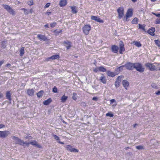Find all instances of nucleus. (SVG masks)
I'll list each match as a JSON object with an SVG mask.
<instances>
[{
    "label": "nucleus",
    "instance_id": "f257e3e1",
    "mask_svg": "<svg viewBox=\"0 0 160 160\" xmlns=\"http://www.w3.org/2000/svg\"><path fill=\"white\" fill-rule=\"evenodd\" d=\"M12 139L15 140V143H16L19 144L21 145L24 146V144H25L27 146H28L29 145V143L23 142L22 140L19 139L18 137L13 136Z\"/></svg>",
    "mask_w": 160,
    "mask_h": 160
},
{
    "label": "nucleus",
    "instance_id": "f03ea898",
    "mask_svg": "<svg viewBox=\"0 0 160 160\" xmlns=\"http://www.w3.org/2000/svg\"><path fill=\"white\" fill-rule=\"evenodd\" d=\"M133 9L132 8H129L128 9L126 14L125 17L123 18V20L128 21L129 20V18L131 17L133 15Z\"/></svg>",
    "mask_w": 160,
    "mask_h": 160
},
{
    "label": "nucleus",
    "instance_id": "7ed1b4c3",
    "mask_svg": "<svg viewBox=\"0 0 160 160\" xmlns=\"http://www.w3.org/2000/svg\"><path fill=\"white\" fill-rule=\"evenodd\" d=\"M134 68L140 72H143L145 70L144 68L142 67L141 64L139 63H134Z\"/></svg>",
    "mask_w": 160,
    "mask_h": 160
},
{
    "label": "nucleus",
    "instance_id": "20e7f679",
    "mask_svg": "<svg viewBox=\"0 0 160 160\" xmlns=\"http://www.w3.org/2000/svg\"><path fill=\"white\" fill-rule=\"evenodd\" d=\"M83 32L86 35H88L91 29V27L89 24L85 25L82 28Z\"/></svg>",
    "mask_w": 160,
    "mask_h": 160
},
{
    "label": "nucleus",
    "instance_id": "39448f33",
    "mask_svg": "<svg viewBox=\"0 0 160 160\" xmlns=\"http://www.w3.org/2000/svg\"><path fill=\"white\" fill-rule=\"evenodd\" d=\"M2 6L4 9L6 10L7 11L13 15H15V11L14 10L12 9L9 6L7 5L3 4L2 5Z\"/></svg>",
    "mask_w": 160,
    "mask_h": 160
},
{
    "label": "nucleus",
    "instance_id": "423d86ee",
    "mask_svg": "<svg viewBox=\"0 0 160 160\" xmlns=\"http://www.w3.org/2000/svg\"><path fill=\"white\" fill-rule=\"evenodd\" d=\"M118 13V18L120 19L122 18L124 15V8L122 7H121L118 8L117 10Z\"/></svg>",
    "mask_w": 160,
    "mask_h": 160
},
{
    "label": "nucleus",
    "instance_id": "0eeeda50",
    "mask_svg": "<svg viewBox=\"0 0 160 160\" xmlns=\"http://www.w3.org/2000/svg\"><path fill=\"white\" fill-rule=\"evenodd\" d=\"M145 65L147 67L149 68V70L150 71H153L158 70V69L156 68V66L153 63H147L145 64Z\"/></svg>",
    "mask_w": 160,
    "mask_h": 160
},
{
    "label": "nucleus",
    "instance_id": "6e6552de",
    "mask_svg": "<svg viewBox=\"0 0 160 160\" xmlns=\"http://www.w3.org/2000/svg\"><path fill=\"white\" fill-rule=\"evenodd\" d=\"M65 147L67 151H69L71 152H79L78 150L74 148H73V147L70 145H66L65 146Z\"/></svg>",
    "mask_w": 160,
    "mask_h": 160
},
{
    "label": "nucleus",
    "instance_id": "1a4fd4ad",
    "mask_svg": "<svg viewBox=\"0 0 160 160\" xmlns=\"http://www.w3.org/2000/svg\"><path fill=\"white\" fill-rule=\"evenodd\" d=\"M10 134V132L9 131L6 130L0 131V137L2 138H6Z\"/></svg>",
    "mask_w": 160,
    "mask_h": 160
},
{
    "label": "nucleus",
    "instance_id": "9d476101",
    "mask_svg": "<svg viewBox=\"0 0 160 160\" xmlns=\"http://www.w3.org/2000/svg\"><path fill=\"white\" fill-rule=\"evenodd\" d=\"M125 65V67L128 70H132L134 68V63H132L130 62H127Z\"/></svg>",
    "mask_w": 160,
    "mask_h": 160
},
{
    "label": "nucleus",
    "instance_id": "9b49d317",
    "mask_svg": "<svg viewBox=\"0 0 160 160\" xmlns=\"http://www.w3.org/2000/svg\"><path fill=\"white\" fill-rule=\"evenodd\" d=\"M60 58V56L58 55H55L52 56L48 57L46 59V60L47 61H48L50 60L51 59L54 60L57 59H59Z\"/></svg>",
    "mask_w": 160,
    "mask_h": 160
},
{
    "label": "nucleus",
    "instance_id": "f8f14e48",
    "mask_svg": "<svg viewBox=\"0 0 160 160\" xmlns=\"http://www.w3.org/2000/svg\"><path fill=\"white\" fill-rule=\"evenodd\" d=\"M155 31V28L154 27H152L147 32L151 36H154L155 35L154 32Z\"/></svg>",
    "mask_w": 160,
    "mask_h": 160
},
{
    "label": "nucleus",
    "instance_id": "ddd939ff",
    "mask_svg": "<svg viewBox=\"0 0 160 160\" xmlns=\"http://www.w3.org/2000/svg\"><path fill=\"white\" fill-rule=\"evenodd\" d=\"M37 38L40 41H46L48 40L47 38L44 35L38 34L37 35Z\"/></svg>",
    "mask_w": 160,
    "mask_h": 160
},
{
    "label": "nucleus",
    "instance_id": "4468645a",
    "mask_svg": "<svg viewBox=\"0 0 160 160\" xmlns=\"http://www.w3.org/2000/svg\"><path fill=\"white\" fill-rule=\"evenodd\" d=\"M91 19L92 20H95V21H96L100 23L103 22V20H101L100 18L98 17L97 16H92L91 17Z\"/></svg>",
    "mask_w": 160,
    "mask_h": 160
},
{
    "label": "nucleus",
    "instance_id": "2eb2a0df",
    "mask_svg": "<svg viewBox=\"0 0 160 160\" xmlns=\"http://www.w3.org/2000/svg\"><path fill=\"white\" fill-rule=\"evenodd\" d=\"M118 47L116 45H113L112 46V51L114 53H117L118 52Z\"/></svg>",
    "mask_w": 160,
    "mask_h": 160
},
{
    "label": "nucleus",
    "instance_id": "dca6fc26",
    "mask_svg": "<svg viewBox=\"0 0 160 160\" xmlns=\"http://www.w3.org/2000/svg\"><path fill=\"white\" fill-rule=\"evenodd\" d=\"M67 4V0H61L59 3V5L60 7H63Z\"/></svg>",
    "mask_w": 160,
    "mask_h": 160
},
{
    "label": "nucleus",
    "instance_id": "f3484780",
    "mask_svg": "<svg viewBox=\"0 0 160 160\" xmlns=\"http://www.w3.org/2000/svg\"><path fill=\"white\" fill-rule=\"evenodd\" d=\"M120 49L119 52L120 53L122 54L125 51V48L124 47V44L123 43L119 45Z\"/></svg>",
    "mask_w": 160,
    "mask_h": 160
},
{
    "label": "nucleus",
    "instance_id": "a211bd4d",
    "mask_svg": "<svg viewBox=\"0 0 160 160\" xmlns=\"http://www.w3.org/2000/svg\"><path fill=\"white\" fill-rule=\"evenodd\" d=\"M28 143H29V144H30L32 145L35 146L39 148H42V146L40 145L36 141L34 140Z\"/></svg>",
    "mask_w": 160,
    "mask_h": 160
},
{
    "label": "nucleus",
    "instance_id": "6ab92c4d",
    "mask_svg": "<svg viewBox=\"0 0 160 160\" xmlns=\"http://www.w3.org/2000/svg\"><path fill=\"white\" fill-rule=\"evenodd\" d=\"M27 92L28 95L32 96L34 95V90L33 89H28L27 90Z\"/></svg>",
    "mask_w": 160,
    "mask_h": 160
},
{
    "label": "nucleus",
    "instance_id": "aec40b11",
    "mask_svg": "<svg viewBox=\"0 0 160 160\" xmlns=\"http://www.w3.org/2000/svg\"><path fill=\"white\" fill-rule=\"evenodd\" d=\"M122 83L125 88L127 89L129 84V82L127 80H123Z\"/></svg>",
    "mask_w": 160,
    "mask_h": 160
},
{
    "label": "nucleus",
    "instance_id": "412c9836",
    "mask_svg": "<svg viewBox=\"0 0 160 160\" xmlns=\"http://www.w3.org/2000/svg\"><path fill=\"white\" fill-rule=\"evenodd\" d=\"M107 74L108 76L111 77H114L116 75L115 73L108 70L107 71Z\"/></svg>",
    "mask_w": 160,
    "mask_h": 160
},
{
    "label": "nucleus",
    "instance_id": "4be33fe9",
    "mask_svg": "<svg viewBox=\"0 0 160 160\" xmlns=\"http://www.w3.org/2000/svg\"><path fill=\"white\" fill-rule=\"evenodd\" d=\"M100 81L103 84H106L107 82V80L105 76H101L100 78Z\"/></svg>",
    "mask_w": 160,
    "mask_h": 160
},
{
    "label": "nucleus",
    "instance_id": "5701e85b",
    "mask_svg": "<svg viewBox=\"0 0 160 160\" xmlns=\"http://www.w3.org/2000/svg\"><path fill=\"white\" fill-rule=\"evenodd\" d=\"M6 97L7 99L11 101L12 99L11 97V93L9 91H7L6 92Z\"/></svg>",
    "mask_w": 160,
    "mask_h": 160
},
{
    "label": "nucleus",
    "instance_id": "b1692460",
    "mask_svg": "<svg viewBox=\"0 0 160 160\" xmlns=\"http://www.w3.org/2000/svg\"><path fill=\"white\" fill-rule=\"evenodd\" d=\"M139 28L138 29L142 30L143 31L146 32L145 30V27L146 25L145 24L143 25L141 24H138Z\"/></svg>",
    "mask_w": 160,
    "mask_h": 160
},
{
    "label": "nucleus",
    "instance_id": "393cba45",
    "mask_svg": "<svg viewBox=\"0 0 160 160\" xmlns=\"http://www.w3.org/2000/svg\"><path fill=\"white\" fill-rule=\"evenodd\" d=\"M70 8L72 10V12L73 13L75 14L77 12V8L76 6H71Z\"/></svg>",
    "mask_w": 160,
    "mask_h": 160
},
{
    "label": "nucleus",
    "instance_id": "a878e982",
    "mask_svg": "<svg viewBox=\"0 0 160 160\" xmlns=\"http://www.w3.org/2000/svg\"><path fill=\"white\" fill-rule=\"evenodd\" d=\"M52 100L51 98H50L43 102V104L45 105H48L52 102Z\"/></svg>",
    "mask_w": 160,
    "mask_h": 160
},
{
    "label": "nucleus",
    "instance_id": "bb28decb",
    "mask_svg": "<svg viewBox=\"0 0 160 160\" xmlns=\"http://www.w3.org/2000/svg\"><path fill=\"white\" fill-rule=\"evenodd\" d=\"M63 43L64 44H66L67 45L66 46V48L67 49H69L71 46V42H70L64 41Z\"/></svg>",
    "mask_w": 160,
    "mask_h": 160
},
{
    "label": "nucleus",
    "instance_id": "cd10ccee",
    "mask_svg": "<svg viewBox=\"0 0 160 160\" xmlns=\"http://www.w3.org/2000/svg\"><path fill=\"white\" fill-rule=\"evenodd\" d=\"M138 22V18L135 17L134 18L131 22L132 24H137Z\"/></svg>",
    "mask_w": 160,
    "mask_h": 160
},
{
    "label": "nucleus",
    "instance_id": "c85d7f7f",
    "mask_svg": "<svg viewBox=\"0 0 160 160\" xmlns=\"http://www.w3.org/2000/svg\"><path fill=\"white\" fill-rule=\"evenodd\" d=\"M20 55L21 56H22L24 53V47H22L20 50Z\"/></svg>",
    "mask_w": 160,
    "mask_h": 160
},
{
    "label": "nucleus",
    "instance_id": "c756f323",
    "mask_svg": "<svg viewBox=\"0 0 160 160\" xmlns=\"http://www.w3.org/2000/svg\"><path fill=\"white\" fill-rule=\"evenodd\" d=\"M99 71L104 72L107 71L106 69L102 66H100L99 67Z\"/></svg>",
    "mask_w": 160,
    "mask_h": 160
},
{
    "label": "nucleus",
    "instance_id": "7c9ffc66",
    "mask_svg": "<svg viewBox=\"0 0 160 160\" xmlns=\"http://www.w3.org/2000/svg\"><path fill=\"white\" fill-rule=\"evenodd\" d=\"M68 96H65L64 95L62 97L61 100L62 102H64L68 99Z\"/></svg>",
    "mask_w": 160,
    "mask_h": 160
},
{
    "label": "nucleus",
    "instance_id": "2f4dec72",
    "mask_svg": "<svg viewBox=\"0 0 160 160\" xmlns=\"http://www.w3.org/2000/svg\"><path fill=\"white\" fill-rule=\"evenodd\" d=\"M43 93V91L42 90H41L38 93H37V97L38 98L41 97Z\"/></svg>",
    "mask_w": 160,
    "mask_h": 160
},
{
    "label": "nucleus",
    "instance_id": "473e14b6",
    "mask_svg": "<svg viewBox=\"0 0 160 160\" xmlns=\"http://www.w3.org/2000/svg\"><path fill=\"white\" fill-rule=\"evenodd\" d=\"M134 43L136 46L138 47H141L142 46V44L139 42L136 41L134 42Z\"/></svg>",
    "mask_w": 160,
    "mask_h": 160
},
{
    "label": "nucleus",
    "instance_id": "72a5a7b5",
    "mask_svg": "<svg viewBox=\"0 0 160 160\" xmlns=\"http://www.w3.org/2000/svg\"><path fill=\"white\" fill-rule=\"evenodd\" d=\"M123 78V76H119L116 79V81L120 82L122 78Z\"/></svg>",
    "mask_w": 160,
    "mask_h": 160
},
{
    "label": "nucleus",
    "instance_id": "f704fd0d",
    "mask_svg": "<svg viewBox=\"0 0 160 160\" xmlns=\"http://www.w3.org/2000/svg\"><path fill=\"white\" fill-rule=\"evenodd\" d=\"M62 31L61 30H60L59 31H57V30H55L53 32L55 33V35L57 36L60 33H61Z\"/></svg>",
    "mask_w": 160,
    "mask_h": 160
},
{
    "label": "nucleus",
    "instance_id": "c9c22d12",
    "mask_svg": "<svg viewBox=\"0 0 160 160\" xmlns=\"http://www.w3.org/2000/svg\"><path fill=\"white\" fill-rule=\"evenodd\" d=\"M77 95V94L76 93L73 92V96L72 97V98L73 100H77V98L76 97Z\"/></svg>",
    "mask_w": 160,
    "mask_h": 160
},
{
    "label": "nucleus",
    "instance_id": "e433bc0d",
    "mask_svg": "<svg viewBox=\"0 0 160 160\" xmlns=\"http://www.w3.org/2000/svg\"><path fill=\"white\" fill-rule=\"evenodd\" d=\"M155 44L158 47H160V41L158 40H155L154 41Z\"/></svg>",
    "mask_w": 160,
    "mask_h": 160
},
{
    "label": "nucleus",
    "instance_id": "4c0bfd02",
    "mask_svg": "<svg viewBox=\"0 0 160 160\" xmlns=\"http://www.w3.org/2000/svg\"><path fill=\"white\" fill-rule=\"evenodd\" d=\"M56 25H57L56 22H54L51 23L50 26L52 28H54Z\"/></svg>",
    "mask_w": 160,
    "mask_h": 160
},
{
    "label": "nucleus",
    "instance_id": "58836bf2",
    "mask_svg": "<svg viewBox=\"0 0 160 160\" xmlns=\"http://www.w3.org/2000/svg\"><path fill=\"white\" fill-rule=\"evenodd\" d=\"M155 23L156 24H160V18H157L155 21Z\"/></svg>",
    "mask_w": 160,
    "mask_h": 160
},
{
    "label": "nucleus",
    "instance_id": "ea45409f",
    "mask_svg": "<svg viewBox=\"0 0 160 160\" xmlns=\"http://www.w3.org/2000/svg\"><path fill=\"white\" fill-rule=\"evenodd\" d=\"M125 67V65H122L118 68V69L120 72L122 71L123 69V68Z\"/></svg>",
    "mask_w": 160,
    "mask_h": 160
},
{
    "label": "nucleus",
    "instance_id": "a19ab883",
    "mask_svg": "<svg viewBox=\"0 0 160 160\" xmlns=\"http://www.w3.org/2000/svg\"><path fill=\"white\" fill-rule=\"evenodd\" d=\"M107 116H109L110 117H113V115L110 112H108L106 114Z\"/></svg>",
    "mask_w": 160,
    "mask_h": 160
},
{
    "label": "nucleus",
    "instance_id": "79ce46f5",
    "mask_svg": "<svg viewBox=\"0 0 160 160\" xmlns=\"http://www.w3.org/2000/svg\"><path fill=\"white\" fill-rule=\"evenodd\" d=\"M2 47L3 48H5L6 47V46L5 44V42L2 41Z\"/></svg>",
    "mask_w": 160,
    "mask_h": 160
},
{
    "label": "nucleus",
    "instance_id": "37998d69",
    "mask_svg": "<svg viewBox=\"0 0 160 160\" xmlns=\"http://www.w3.org/2000/svg\"><path fill=\"white\" fill-rule=\"evenodd\" d=\"M21 10H23L25 14L27 15L28 14L29 12L27 11V10L26 9L24 8H22L21 9Z\"/></svg>",
    "mask_w": 160,
    "mask_h": 160
},
{
    "label": "nucleus",
    "instance_id": "c03bdc74",
    "mask_svg": "<svg viewBox=\"0 0 160 160\" xmlns=\"http://www.w3.org/2000/svg\"><path fill=\"white\" fill-rule=\"evenodd\" d=\"M136 148L137 149H138V150L142 149H143V147L141 145H139V146H137L136 147Z\"/></svg>",
    "mask_w": 160,
    "mask_h": 160
},
{
    "label": "nucleus",
    "instance_id": "a18cd8bd",
    "mask_svg": "<svg viewBox=\"0 0 160 160\" xmlns=\"http://www.w3.org/2000/svg\"><path fill=\"white\" fill-rule=\"evenodd\" d=\"M53 137H54L55 139V140H57V141H59L60 140L59 138L57 135H54Z\"/></svg>",
    "mask_w": 160,
    "mask_h": 160
},
{
    "label": "nucleus",
    "instance_id": "49530a36",
    "mask_svg": "<svg viewBox=\"0 0 160 160\" xmlns=\"http://www.w3.org/2000/svg\"><path fill=\"white\" fill-rule=\"evenodd\" d=\"M52 91L55 93L57 92L58 91L57 88L55 86L53 88Z\"/></svg>",
    "mask_w": 160,
    "mask_h": 160
},
{
    "label": "nucleus",
    "instance_id": "de8ad7c7",
    "mask_svg": "<svg viewBox=\"0 0 160 160\" xmlns=\"http://www.w3.org/2000/svg\"><path fill=\"white\" fill-rule=\"evenodd\" d=\"M120 82L116 81L115 83V85L116 86V87H118L120 86Z\"/></svg>",
    "mask_w": 160,
    "mask_h": 160
},
{
    "label": "nucleus",
    "instance_id": "09e8293b",
    "mask_svg": "<svg viewBox=\"0 0 160 160\" xmlns=\"http://www.w3.org/2000/svg\"><path fill=\"white\" fill-rule=\"evenodd\" d=\"M93 71L94 72H97L98 71H99V67L97 68H95L94 69Z\"/></svg>",
    "mask_w": 160,
    "mask_h": 160
},
{
    "label": "nucleus",
    "instance_id": "8fccbe9b",
    "mask_svg": "<svg viewBox=\"0 0 160 160\" xmlns=\"http://www.w3.org/2000/svg\"><path fill=\"white\" fill-rule=\"evenodd\" d=\"M50 5V3H47L46 4V5H45V6H44V8H48L49 7Z\"/></svg>",
    "mask_w": 160,
    "mask_h": 160
},
{
    "label": "nucleus",
    "instance_id": "3c124183",
    "mask_svg": "<svg viewBox=\"0 0 160 160\" xmlns=\"http://www.w3.org/2000/svg\"><path fill=\"white\" fill-rule=\"evenodd\" d=\"M151 86L152 88H156V87H157L156 84L154 83H152L151 84Z\"/></svg>",
    "mask_w": 160,
    "mask_h": 160
},
{
    "label": "nucleus",
    "instance_id": "603ef678",
    "mask_svg": "<svg viewBox=\"0 0 160 160\" xmlns=\"http://www.w3.org/2000/svg\"><path fill=\"white\" fill-rule=\"evenodd\" d=\"M33 2L32 0H31L29 1V3H28V4L29 5H32L33 4Z\"/></svg>",
    "mask_w": 160,
    "mask_h": 160
},
{
    "label": "nucleus",
    "instance_id": "864d4df0",
    "mask_svg": "<svg viewBox=\"0 0 160 160\" xmlns=\"http://www.w3.org/2000/svg\"><path fill=\"white\" fill-rule=\"evenodd\" d=\"M5 127V125L2 124H0V129L4 128Z\"/></svg>",
    "mask_w": 160,
    "mask_h": 160
},
{
    "label": "nucleus",
    "instance_id": "5fc2aeb1",
    "mask_svg": "<svg viewBox=\"0 0 160 160\" xmlns=\"http://www.w3.org/2000/svg\"><path fill=\"white\" fill-rule=\"evenodd\" d=\"M152 13L153 14L155 15L157 17H160V13L159 14H156L154 13Z\"/></svg>",
    "mask_w": 160,
    "mask_h": 160
},
{
    "label": "nucleus",
    "instance_id": "6e6d98bb",
    "mask_svg": "<svg viewBox=\"0 0 160 160\" xmlns=\"http://www.w3.org/2000/svg\"><path fill=\"white\" fill-rule=\"evenodd\" d=\"M155 93L157 95H160V90L156 92Z\"/></svg>",
    "mask_w": 160,
    "mask_h": 160
},
{
    "label": "nucleus",
    "instance_id": "4d7b16f0",
    "mask_svg": "<svg viewBox=\"0 0 160 160\" xmlns=\"http://www.w3.org/2000/svg\"><path fill=\"white\" fill-rule=\"evenodd\" d=\"M51 12H48V11H47L46 12V14L48 15H49L50 14H51Z\"/></svg>",
    "mask_w": 160,
    "mask_h": 160
},
{
    "label": "nucleus",
    "instance_id": "13d9d810",
    "mask_svg": "<svg viewBox=\"0 0 160 160\" xmlns=\"http://www.w3.org/2000/svg\"><path fill=\"white\" fill-rule=\"evenodd\" d=\"M115 102V100L114 99H112L110 100V102L111 103H112L114 102Z\"/></svg>",
    "mask_w": 160,
    "mask_h": 160
},
{
    "label": "nucleus",
    "instance_id": "bf43d9fd",
    "mask_svg": "<svg viewBox=\"0 0 160 160\" xmlns=\"http://www.w3.org/2000/svg\"><path fill=\"white\" fill-rule=\"evenodd\" d=\"M92 100H93L97 101L98 98L96 97H94L92 98Z\"/></svg>",
    "mask_w": 160,
    "mask_h": 160
},
{
    "label": "nucleus",
    "instance_id": "052dcab7",
    "mask_svg": "<svg viewBox=\"0 0 160 160\" xmlns=\"http://www.w3.org/2000/svg\"><path fill=\"white\" fill-rule=\"evenodd\" d=\"M4 62V61H0V66H1Z\"/></svg>",
    "mask_w": 160,
    "mask_h": 160
},
{
    "label": "nucleus",
    "instance_id": "680f3d73",
    "mask_svg": "<svg viewBox=\"0 0 160 160\" xmlns=\"http://www.w3.org/2000/svg\"><path fill=\"white\" fill-rule=\"evenodd\" d=\"M33 10L31 8V9L30 10H29V13H32V12H33Z\"/></svg>",
    "mask_w": 160,
    "mask_h": 160
},
{
    "label": "nucleus",
    "instance_id": "e2e57ef3",
    "mask_svg": "<svg viewBox=\"0 0 160 160\" xmlns=\"http://www.w3.org/2000/svg\"><path fill=\"white\" fill-rule=\"evenodd\" d=\"M11 66V64L9 63H7L6 65V66L7 67H8Z\"/></svg>",
    "mask_w": 160,
    "mask_h": 160
},
{
    "label": "nucleus",
    "instance_id": "0e129e2a",
    "mask_svg": "<svg viewBox=\"0 0 160 160\" xmlns=\"http://www.w3.org/2000/svg\"><path fill=\"white\" fill-rule=\"evenodd\" d=\"M3 96V94L0 92V98L2 97Z\"/></svg>",
    "mask_w": 160,
    "mask_h": 160
},
{
    "label": "nucleus",
    "instance_id": "69168bd1",
    "mask_svg": "<svg viewBox=\"0 0 160 160\" xmlns=\"http://www.w3.org/2000/svg\"><path fill=\"white\" fill-rule=\"evenodd\" d=\"M58 143L62 144H64V142H60V141H58Z\"/></svg>",
    "mask_w": 160,
    "mask_h": 160
},
{
    "label": "nucleus",
    "instance_id": "338daca9",
    "mask_svg": "<svg viewBox=\"0 0 160 160\" xmlns=\"http://www.w3.org/2000/svg\"><path fill=\"white\" fill-rule=\"evenodd\" d=\"M44 27L45 28H48V24H46L45 25Z\"/></svg>",
    "mask_w": 160,
    "mask_h": 160
},
{
    "label": "nucleus",
    "instance_id": "774afa93",
    "mask_svg": "<svg viewBox=\"0 0 160 160\" xmlns=\"http://www.w3.org/2000/svg\"><path fill=\"white\" fill-rule=\"evenodd\" d=\"M137 0H131V1L133 2H137Z\"/></svg>",
    "mask_w": 160,
    "mask_h": 160
}]
</instances>
